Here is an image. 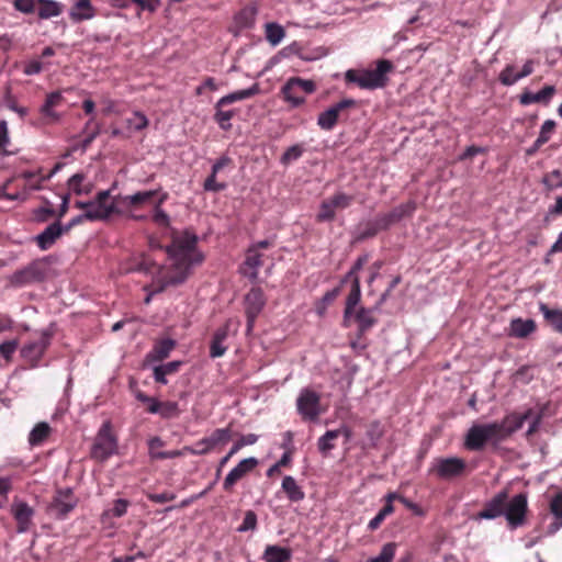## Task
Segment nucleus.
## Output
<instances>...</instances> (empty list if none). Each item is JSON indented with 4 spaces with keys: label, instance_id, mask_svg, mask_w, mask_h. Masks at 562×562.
<instances>
[{
    "label": "nucleus",
    "instance_id": "nucleus-29",
    "mask_svg": "<svg viewBox=\"0 0 562 562\" xmlns=\"http://www.w3.org/2000/svg\"><path fill=\"white\" fill-rule=\"evenodd\" d=\"M257 440H258V436L255 435V434H248V435L240 436V438L237 441L234 442V445L232 446V448L228 451V453L220 460V464H218V468H217V471H216V476H220L223 467L231 460V458L233 456L238 453V451L243 447L256 443Z\"/></svg>",
    "mask_w": 562,
    "mask_h": 562
},
{
    "label": "nucleus",
    "instance_id": "nucleus-1",
    "mask_svg": "<svg viewBox=\"0 0 562 562\" xmlns=\"http://www.w3.org/2000/svg\"><path fill=\"white\" fill-rule=\"evenodd\" d=\"M195 233L184 231L172 237L171 244L166 248L169 267L164 277L165 285H177L184 282L194 266L201 265L204 255L198 249Z\"/></svg>",
    "mask_w": 562,
    "mask_h": 562
},
{
    "label": "nucleus",
    "instance_id": "nucleus-52",
    "mask_svg": "<svg viewBox=\"0 0 562 562\" xmlns=\"http://www.w3.org/2000/svg\"><path fill=\"white\" fill-rule=\"evenodd\" d=\"M387 229L386 227H382L381 220L378 216L374 221L369 222L364 229L359 234L358 240H364L371 237H374L379 232Z\"/></svg>",
    "mask_w": 562,
    "mask_h": 562
},
{
    "label": "nucleus",
    "instance_id": "nucleus-47",
    "mask_svg": "<svg viewBox=\"0 0 562 562\" xmlns=\"http://www.w3.org/2000/svg\"><path fill=\"white\" fill-rule=\"evenodd\" d=\"M397 544L387 542L382 547L379 555L370 558L367 562H392L396 553Z\"/></svg>",
    "mask_w": 562,
    "mask_h": 562
},
{
    "label": "nucleus",
    "instance_id": "nucleus-43",
    "mask_svg": "<svg viewBox=\"0 0 562 562\" xmlns=\"http://www.w3.org/2000/svg\"><path fill=\"white\" fill-rule=\"evenodd\" d=\"M60 120V115L54 111V108H50L47 103L40 108V117L32 122L33 125H49L55 124Z\"/></svg>",
    "mask_w": 562,
    "mask_h": 562
},
{
    "label": "nucleus",
    "instance_id": "nucleus-46",
    "mask_svg": "<svg viewBox=\"0 0 562 562\" xmlns=\"http://www.w3.org/2000/svg\"><path fill=\"white\" fill-rule=\"evenodd\" d=\"M212 450L220 446L227 443L232 438L231 427L215 429L209 437H206Z\"/></svg>",
    "mask_w": 562,
    "mask_h": 562
},
{
    "label": "nucleus",
    "instance_id": "nucleus-49",
    "mask_svg": "<svg viewBox=\"0 0 562 562\" xmlns=\"http://www.w3.org/2000/svg\"><path fill=\"white\" fill-rule=\"evenodd\" d=\"M15 181L13 179L8 180L0 190V198L15 201L24 199L25 193L13 189Z\"/></svg>",
    "mask_w": 562,
    "mask_h": 562
},
{
    "label": "nucleus",
    "instance_id": "nucleus-23",
    "mask_svg": "<svg viewBox=\"0 0 562 562\" xmlns=\"http://www.w3.org/2000/svg\"><path fill=\"white\" fill-rule=\"evenodd\" d=\"M531 411L526 412L525 414H510L507 415L501 423H497L499 427L498 439L503 441L512 434L520 429L525 423V420L529 417Z\"/></svg>",
    "mask_w": 562,
    "mask_h": 562
},
{
    "label": "nucleus",
    "instance_id": "nucleus-50",
    "mask_svg": "<svg viewBox=\"0 0 562 562\" xmlns=\"http://www.w3.org/2000/svg\"><path fill=\"white\" fill-rule=\"evenodd\" d=\"M335 216H336V211L333 207L329 200L325 199L324 201H322L319 211L316 215V221L318 223L331 222L335 220Z\"/></svg>",
    "mask_w": 562,
    "mask_h": 562
},
{
    "label": "nucleus",
    "instance_id": "nucleus-6",
    "mask_svg": "<svg viewBox=\"0 0 562 562\" xmlns=\"http://www.w3.org/2000/svg\"><path fill=\"white\" fill-rule=\"evenodd\" d=\"M315 90L316 83L313 80L292 77L282 87L281 92L283 99L291 103L292 106L296 108L305 102L304 94H311L315 92Z\"/></svg>",
    "mask_w": 562,
    "mask_h": 562
},
{
    "label": "nucleus",
    "instance_id": "nucleus-21",
    "mask_svg": "<svg viewBox=\"0 0 562 562\" xmlns=\"http://www.w3.org/2000/svg\"><path fill=\"white\" fill-rule=\"evenodd\" d=\"M416 209V202L414 200H409L406 203L394 207L389 213L379 215L382 227L389 228L391 225L400 222L401 220L413 216Z\"/></svg>",
    "mask_w": 562,
    "mask_h": 562
},
{
    "label": "nucleus",
    "instance_id": "nucleus-16",
    "mask_svg": "<svg viewBox=\"0 0 562 562\" xmlns=\"http://www.w3.org/2000/svg\"><path fill=\"white\" fill-rule=\"evenodd\" d=\"M11 514L16 522V532L25 533L31 531L35 525L33 518L35 510L25 502H16L11 505Z\"/></svg>",
    "mask_w": 562,
    "mask_h": 562
},
{
    "label": "nucleus",
    "instance_id": "nucleus-18",
    "mask_svg": "<svg viewBox=\"0 0 562 562\" xmlns=\"http://www.w3.org/2000/svg\"><path fill=\"white\" fill-rule=\"evenodd\" d=\"M258 465V460L255 457L243 459L238 464L233 468L226 475L223 482V488L226 492H232L235 484L244 479L247 474L252 472Z\"/></svg>",
    "mask_w": 562,
    "mask_h": 562
},
{
    "label": "nucleus",
    "instance_id": "nucleus-13",
    "mask_svg": "<svg viewBox=\"0 0 562 562\" xmlns=\"http://www.w3.org/2000/svg\"><path fill=\"white\" fill-rule=\"evenodd\" d=\"M528 512V498L526 493L515 495L510 501L506 502L504 516L508 526L513 529L520 527L526 521Z\"/></svg>",
    "mask_w": 562,
    "mask_h": 562
},
{
    "label": "nucleus",
    "instance_id": "nucleus-32",
    "mask_svg": "<svg viewBox=\"0 0 562 562\" xmlns=\"http://www.w3.org/2000/svg\"><path fill=\"white\" fill-rule=\"evenodd\" d=\"M147 411L150 414H159L162 418H173L180 414L178 403L171 401H153V404L148 406Z\"/></svg>",
    "mask_w": 562,
    "mask_h": 562
},
{
    "label": "nucleus",
    "instance_id": "nucleus-28",
    "mask_svg": "<svg viewBox=\"0 0 562 562\" xmlns=\"http://www.w3.org/2000/svg\"><path fill=\"white\" fill-rule=\"evenodd\" d=\"M351 318H353L358 324L359 336L366 334L376 324V318L373 315V311L362 306L353 312Z\"/></svg>",
    "mask_w": 562,
    "mask_h": 562
},
{
    "label": "nucleus",
    "instance_id": "nucleus-62",
    "mask_svg": "<svg viewBox=\"0 0 562 562\" xmlns=\"http://www.w3.org/2000/svg\"><path fill=\"white\" fill-rule=\"evenodd\" d=\"M400 494L396 492H390L384 496L385 504L380 509V513L386 518L389 515L393 514L395 508L393 505L394 501H398Z\"/></svg>",
    "mask_w": 562,
    "mask_h": 562
},
{
    "label": "nucleus",
    "instance_id": "nucleus-44",
    "mask_svg": "<svg viewBox=\"0 0 562 562\" xmlns=\"http://www.w3.org/2000/svg\"><path fill=\"white\" fill-rule=\"evenodd\" d=\"M83 221H105V212L100 213L97 211L83 212L82 214L71 218L64 227L65 233H68L72 227L81 224Z\"/></svg>",
    "mask_w": 562,
    "mask_h": 562
},
{
    "label": "nucleus",
    "instance_id": "nucleus-33",
    "mask_svg": "<svg viewBox=\"0 0 562 562\" xmlns=\"http://www.w3.org/2000/svg\"><path fill=\"white\" fill-rule=\"evenodd\" d=\"M68 189L76 195L89 194L93 190V183L87 181L82 172H77L68 179Z\"/></svg>",
    "mask_w": 562,
    "mask_h": 562
},
{
    "label": "nucleus",
    "instance_id": "nucleus-14",
    "mask_svg": "<svg viewBox=\"0 0 562 562\" xmlns=\"http://www.w3.org/2000/svg\"><path fill=\"white\" fill-rule=\"evenodd\" d=\"M356 105L357 102L353 99H344L337 102L318 115V126L324 131H331L336 126L339 117L344 114V112L348 109L356 108Z\"/></svg>",
    "mask_w": 562,
    "mask_h": 562
},
{
    "label": "nucleus",
    "instance_id": "nucleus-27",
    "mask_svg": "<svg viewBox=\"0 0 562 562\" xmlns=\"http://www.w3.org/2000/svg\"><path fill=\"white\" fill-rule=\"evenodd\" d=\"M259 92H260L259 85L254 83L251 87H249L247 89L238 90V91H235L227 95L222 97L216 102V108H223L231 103L252 98V97L257 95Z\"/></svg>",
    "mask_w": 562,
    "mask_h": 562
},
{
    "label": "nucleus",
    "instance_id": "nucleus-8",
    "mask_svg": "<svg viewBox=\"0 0 562 562\" xmlns=\"http://www.w3.org/2000/svg\"><path fill=\"white\" fill-rule=\"evenodd\" d=\"M465 471V460L458 457H449L435 459L428 472L440 480H452L464 475Z\"/></svg>",
    "mask_w": 562,
    "mask_h": 562
},
{
    "label": "nucleus",
    "instance_id": "nucleus-30",
    "mask_svg": "<svg viewBox=\"0 0 562 562\" xmlns=\"http://www.w3.org/2000/svg\"><path fill=\"white\" fill-rule=\"evenodd\" d=\"M281 488L291 503H300L305 498V492L296 480L291 475H285L282 480Z\"/></svg>",
    "mask_w": 562,
    "mask_h": 562
},
{
    "label": "nucleus",
    "instance_id": "nucleus-48",
    "mask_svg": "<svg viewBox=\"0 0 562 562\" xmlns=\"http://www.w3.org/2000/svg\"><path fill=\"white\" fill-rule=\"evenodd\" d=\"M15 181L13 179L8 180L0 190V198L15 201L24 199L25 193L13 189Z\"/></svg>",
    "mask_w": 562,
    "mask_h": 562
},
{
    "label": "nucleus",
    "instance_id": "nucleus-26",
    "mask_svg": "<svg viewBox=\"0 0 562 562\" xmlns=\"http://www.w3.org/2000/svg\"><path fill=\"white\" fill-rule=\"evenodd\" d=\"M257 15V9L251 5H247L240 9L234 15V23L232 26V31L237 34L245 29H251L255 24Z\"/></svg>",
    "mask_w": 562,
    "mask_h": 562
},
{
    "label": "nucleus",
    "instance_id": "nucleus-24",
    "mask_svg": "<svg viewBox=\"0 0 562 562\" xmlns=\"http://www.w3.org/2000/svg\"><path fill=\"white\" fill-rule=\"evenodd\" d=\"M63 234H65L64 227L60 221H56L35 237L36 245L41 250H47Z\"/></svg>",
    "mask_w": 562,
    "mask_h": 562
},
{
    "label": "nucleus",
    "instance_id": "nucleus-15",
    "mask_svg": "<svg viewBox=\"0 0 562 562\" xmlns=\"http://www.w3.org/2000/svg\"><path fill=\"white\" fill-rule=\"evenodd\" d=\"M266 305L265 293L260 288H252L245 296L247 331H251L258 315Z\"/></svg>",
    "mask_w": 562,
    "mask_h": 562
},
{
    "label": "nucleus",
    "instance_id": "nucleus-35",
    "mask_svg": "<svg viewBox=\"0 0 562 562\" xmlns=\"http://www.w3.org/2000/svg\"><path fill=\"white\" fill-rule=\"evenodd\" d=\"M37 14L42 20L58 16L63 13L64 5L54 0H37Z\"/></svg>",
    "mask_w": 562,
    "mask_h": 562
},
{
    "label": "nucleus",
    "instance_id": "nucleus-61",
    "mask_svg": "<svg viewBox=\"0 0 562 562\" xmlns=\"http://www.w3.org/2000/svg\"><path fill=\"white\" fill-rule=\"evenodd\" d=\"M257 527V515L254 510H247L245 513L244 520L241 525L238 527L239 532H245L248 530H255Z\"/></svg>",
    "mask_w": 562,
    "mask_h": 562
},
{
    "label": "nucleus",
    "instance_id": "nucleus-45",
    "mask_svg": "<svg viewBox=\"0 0 562 562\" xmlns=\"http://www.w3.org/2000/svg\"><path fill=\"white\" fill-rule=\"evenodd\" d=\"M265 33L267 41L272 46H277L285 36L284 29L274 22H270L265 25Z\"/></svg>",
    "mask_w": 562,
    "mask_h": 562
},
{
    "label": "nucleus",
    "instance_id": "nucleus-3",
    "mask_svg": "<svg viewBox=\"0 0 562 562\" xmlns=\"http://www.w3.org/2000/svg\"><path fill=\"white\" fill-rule=\"evenodd\" d=\"M159 190L137 191L133 194L119 196L121 207L120 213L114 215H122L134 221H146L147 215L140 213L146 205L153 206V200L157 196Z\"/></svg>",
    "mask_w": 562,
    "mask_h": 562
},
{
    "label": "nucleus",
    "instance_id": "nucleus-39",
    "mask_svg": "<svg viewBox=\"0 0 562 562\" xmlns=\"http://www.w3.org/2000/svg\"><path fill=\"white\" fill-rule=\"evenodd\" d=\"M550 512L554 516V521L550 524L549 531L554 533L562 527V491L551 499Z\"/></svg>",
    "mask_w": 562,
    "mask_h": 562
},
{
    "label": "nucleus",
    "instance_id": "nucleus-41",
    "mask_svg": "<svg viewBox=\"0 0 562 562\" xmlns=\"http://www.w3.org/2000/svg\"><path fill=\"white\" fill-rule=\"evenodd\" d=\"M50 426L47 423H38L31 430L29 436V442L31 446H40L42 445L50 435Z\"/></svg>",
    "mask_w": 562,
    "mask_h": 562
},
{
    "label": "nucleus",
    "instance_id": "nucleus-10",
    "mask_svg": "<svg viewBox=\"0 0 562 562\" xmlns=\"http://www.w3.org/2000/svg\"><path fill=\"white\" fill-rule=\"evenodd\" d=\"M75 207L83 210L85 212H105V220L110 218L112 215H114V213L121 212L119 210L115 199L111 196L109 190H102L98 192L95 198L91 201H76Z\"/></svg>",
    "mask_w": 562,
    "mask_h": 562
},
{
    "label": "nucleus",
    "instance_id": "nucleus-56",
    "mask_svg": "<svg viewBox=\"0 0 562 562\" xmlns=\"http://www.w3.org/2000/svg\"><path fill=\"white\" fill-rule=\"evenodd\" d=\"M183 450L192 456H203L212 451V448L210 446L207 438L205 437L196 441L193 447H183Z\"/></svg>",
    "mask_w": 562,
    "mask_h": 562
},
{
    "label": "nucleus",
    "instance_id": "nucleus-37",
    "mask_svg": "<svg viewBox=\"0 0 562 562\" xmlns=\"http://www.w3.org/2000/svg\"><path fill=\"white\" fill-rule=\"evenodd\" d=\"M539 310L548 325H550L554 331L562 334V310L550 308L544 303H540Z\"/></svg>",
    "mask_w": 562,
    "mask_h": 562
},
{
    "label": "nucleus",
    "instance_id": "nucleus-2",
    "mask_svg": "<svg viewBox=\"0 0 562 562\" xmlns=\"http://www.w3.org/2000/svg\"><path fill=\"white\" fill-rule=\"evenodd\" d=\"M393 70L392 61L380 59L376 68L372 70H355L349 69L345 74L347 83H356L361 89L374 90L384 88L387 85V74Z\"/></svg>",
    "mask_w": 562,
    "mask_h": 562
},
{
    "label": "nucleus",
    "instance_id": "nucleus-42",
    "mask_svg": "<svg viewBox=\"0 0 562 562\" xmlns=\"http://www.w3.org/2000/svg\"><path fill=\"white\" fill-rule=\"evenodd\" d=\"M339 437V431L327 430L322 437L318 438L317 448L319 452L327 457L328 453L336 448V439Z\"/></svg>",
    "mask_w": 562,
    "mask_h": 562
},
{
    "label": "nucleus",
    "instance_id": "nucleus-55",
    "mask_svg": "<svg viewBox=\"0 0 562 562\" xmlns=\"http://www.w3.org/2000/svg\"><path fill=\"white\" fill-rule=\"evenodd\" d=\"M304 153L302 145H293L289 147L280 158L281 164L289 165L292 161L297 160Z\"/></svg>",
    "mask_w": 562,
    "mask_h": 562
},
{
    "label": "nucleus",
    "instance_id": "nucleus-40",
    "mask_svg": "<svg viewBox=\"0 0 562 562\" xmlns=\"http://www.w3.org/2000/svg\"><path fill=\"white\" fill-rule=\"evenodd\" d=\"M12 142L9 134L7 121H0V156H11L18 153V149H12Z\"/></svg>",
    "mask_w": 562,
    "mask_h": 562
},
{
    "label": "nucleus",
    "instance_id": "nucleus-38",
    "mask_svg": "<svg viewBox=\"0 0 562 562\" xmlns=\"http://www.w3.org/2000/svg\"><path fill=\"white\" fill-rule=\"evenodd\" d=\"M175 346L176 342L172 339L159 340L154 345L153 349L147 355V358L153 361H162L169 356Z\"/></svg>",
    "mask_w": 562,
    "mask_h": 562
},
{
    "label": "nucleus",
    "instance_id": "nucleus-59",
    "mask_svg": "<svg viewBox=\"0 0 562 562\" xmlns=\"http://www.w3.org/2000/svg\"><path fill=\"white\" fill-rule=\"evenodd\" d=\"M557 123L553 120H547L543 122L539 136L537 137L538 143L546 144L551 138L552 133L554 132Z\"/></svg>",
    "mask_w": 562,
    "mask_h": 562
},
{
    "label": "nucleus",
    "instance_id": "nucleus-5",
    "mask_svg": "<svg viewBox=\"0 0 562 562\" xmlns=\"http://www.w3.org/2000/svg\"><path fill=\"white\" fill-rule=\"evenodd\" d=\"M117 450V439L112 431L111 422H105L100 427L94 442L91 447L92 459L103 462L113 456Z\"/></svg>",
    "mask_w": 562,
    "mask_h": 562
},
{
    "label": "nucleus",
    "instance_id": "nucleus-19",
    "mask_svg": "<svg viewBox=\"0 0 562 562\" xmlns=\"http://www.w3.org/2000/svg\"><path fill=\"white\" fill-rule=\"evenodd\" d=\"M50 344V336L47 333H43L37 340L26 344L21 349V356L30 362L32 367L37 366L45 350Z\"/></svg>",
    "mask_w": 562,
    "mask_h": 562
},
{
    "label": "nucleus",
    "instance_id": "nucleus-63",
    "mask_svg": "<svg viewBox=\"0 0 562 562\" xmlns=\"http://www.w3.org/2000/svg\"><path fill=\"white\" fill-rule=\"evenodd\" d=\"M18 346L19 345L16 340H8L0 344V356H2L7 362L11 361L13 353L18 349Z\"/></svg>",
    "mask_w": 562,
    "mask_h": 562
},
{
    "label": "nucleus",
    "instance_id": "nucleus-22",
    "mask_svg": "<svg viewBox=\"0 0 562 562\" xmlns=\"http://www.w3.org/2000/svg\"><path fill=\"white\" fill-rule=\"evenodd\" d=\"M350 282L351 289L346 299V305L344 310V327L350 326L351 316L353 315V312L357 311L356 307L358 306L361 300V286L359 277H355Z\"/></svg>",
    "mask_w": 562,
    "mask_h": 562
},
{
    "label": "nucleus",
    "instance_id": "nucleus-17",
    "mask_svg": "<svg viewBox=\"0 0 562 562\" xmlns=\"http://www.w3.org/2000/svg\"><path fill=\"white\" fill-rule=\"evenodd\" d=\"M232 319H227L222 326L215 329L210 341V357L212 359L223 357L228 347Z\"/></svg>",
    "mask_w": 562,
    "mask_h": 562
},
{
    "label": "nucleus",
    "instance_id": "nucleus-12",
    "mask_svg": "<svg viewBox=\"0 0 562 562\" xmlns=\"http://www.w3.org/2000/svg\"><path fill=\"white\" fill-rule=\"evenodd\" d=\"M46 277V267L41 261H33L26 267L15 271L9 279L14 288H22L32 283L41 282Z\"/></svg>",
    "mask_w": 562,
    "mask_h": 562
},
{
    "label": "nucleus",
    "instance_id": "nucleus-51",
    "mask_svg": "<svg viewBox=\"0 0 562 562\" xmlns=\"http://www.w3.org/2000/svg\"><path fill=\"white\" fill-rule=\"evenodd\" d=\"M328 200L331 203L335 211H337L349 207L352 204L355 198L353 195L344 192H337L333 196L328 198Z\"/></svg>",
    "mask_w": 562,
    "mask_h": 562
},
{
    "label": "nucleus",
    "instance_id": "nucleus-9",
    "mask_svg": "<svg viewBox=\"0 0 562 562\" xmlns=\"http://www.w3.org/2000/svg\"><path fill=\"white\" fill-rule=\"evenodd\" d=\"M271 246L272 243L268 239H265L252 244L246 250L241 271L251 281L257 280L258 269L265 265L266 256L263 255L262 250L268 249Z\"/></svg>",
    "mask_w": 562,
    "mask_h": 562
},
{
    "label": "nucleus",
    "instance_id": "nucleus-34",
    "mask_svg": "<svg viewBox=\"0 0 562 562\" xmlns=\"http://www.w3.org/2000/svg\"><path fill=\"white\" fill-rule=\"evenodd\" d=\"M536 330L532 319L515 318L510 322L509 335L517 338H526Z\"/></svg>",
    "mask_w": 562,
    "mask_h": 562
},
{
    "label": "nucleus",
    "instance_id": "nucleus-64",
    "mask_svg": "<svg viewBox=\"0 0 562 562\" xmlns=\"http://www.w3.org/2000/svg\"><path fill=\"white\" fill-rule=\"evenodd\" d=\"M216 175L217 173L211 172V175L205 179L203 184L205 191L220 192L226 188L225 183H220L216 181Z\"/></svg>",
    "mask_w": 562,
    "mask_h": 562
},
{
    "label": "nucleus",
    "instance_id": "nucleus-31",
    "mask_svg": "<svg viewBox=\"0 0 562 562\" xmlns=\"http://www.w3.org/2000/svg\"><path fill=\"white\" fill-rule=\"evenodd\" d=\"M94 16V8L91 0H78L69 11V18L74 22L90 20Z\"/></svg>",
    "mask_w": 562,
    "mask_h": 562
},
{
    "label": "nucleus",
    "instance_id": "nucleus-54",
    "mask_svg": "<svg viewBox=\"0 0 562 562\" xmlns=\"http://www.w3.org/2000/svg\"><path fill=\"white\" fill-rule=\"evenodd\" d=\"M498 80L503 86L506 87L515 85L519 80L517 72L515 71V66L510 64L506 65L505 68L501 71Z\"/></svg>",
    "mask_w": 562,
    "mask_h": 562
},
{
    "label": "nucleus",
    "instance_id": "nucleus-53",
    "mask_svg": "<svg viewBox=\"0 0 562 562\" xmlns=\"http://www.w3.org/2000/svg\"><path fill=\"white\" fill-rule=\"evenodd\" d=\"M214 120L220 125V127L224 131H228L232 127L231 120L234 116V111H223L222 108L215 106Z\"/></svg>",
    "mask_w": 562,
    "mask_h": 562
},
{
    "label": "nucleus",
    "instance_id": "nucleus-20",
    "mask_svg": "<svg viewBox=\"0 0 562 562\" xmlns=\"http://www.w3.org/2000/svg\"><path fill=\"white\" fill-rule=\"evenodd\" d=\"M508 501L507 490L497 493L492 499L486 502L482 510L477 514L481 519H495L504 515L506 502Z\"/></svg>",
    "mask_w": 562,
    "mask_h": 562
},
{
    "label": "nucleus",
    "instance_id": "nucleus-25",
    "mask_svg": "<svg viewBox=\"0 0 562 562\" xmlns=\"http://www.w3.org/2000/svg\"><path fill=\"white\" fill-rule=\"evenodd\" d=\"M557 89L552 85L544 86L537 93H532L529 90H525L519 95V102L521 105H529L532 103H541L548 105L555 94Z\"/></svg>",
    "mask_w": 562,
    "mask_h": 562
},
{
    "label": "nucleus",
    "instance_id": "nucleus-36",
    "mask_svg": "<svg viewBox=\"0 0 562 562\" xmlns=\"http://www.w3.org/2000/svg\"><path fill=\"white\" fill-rule=\"evenodd\" d=\"M292 558V551L289 548L270 544L267 546L263 552V560L266 562H288Z\"/></svg>",
    "mask_w": 562,
    "mask_h": 562
},
{
    "label": "nucleus",
    "instance_id": "nucleus-58",
    "mask_svg": "<svg viewBox=\"0 0 562 562\" xmlns=\"http://www.w3.org/2000/svg\"><path fill=\"white\" fill-rule=\"evenodd\" d=\"M151 221L159 227L168 228L170 226V217L162 207H153Z\"/></svg>",
    "mask_w": 562,
    "mask_h": 562
},
{
    "label": "nucleus",
    "instance_id": "nucleus-11",
    "mask_svg": "<svg viewBox=\"0 0 562 562\" xmlns=\"http://www.w3.org/2000/svg\"><path fill=\"white\" fill-rule=\"evenodd\" d=\"M296 409L303 420L318 419L322 414L321 395L311 389H303L296 398Z\"/></svg>",
    "mask_w": 562,
    "mask_h": 562
},
{
    "label": "nucleus",
    "instance_id": "nucleus-60",
    "mask_svg": "<svg viewBox=\"0 0 562 562\" xmlns=\"http://www.w3.org/2000/svg\"><path fill=\"white\" fill-rule=\"evenodd\" d=\"M561 177L562 171L560 169H554L543 176L542 183L550 191L558 189V187H553V184H558L562 180Z\"/></svg>",
    "mask_w": 562,
    "mask_h": 562
},
{
    "label": "nucleus",
    "instance_id": "nucleus-7",
    "mask_svg": "<svg viewBox=\"0 0 562 562\" xmlns=\"http://www.w3.org/2000/svg\"><path fill=\"white\" fill-rule=\"evenodd\" d=\"M77 504L78 498L71 488H58L47 505L46 512L54 518L63 520L76 508Z\"/></svg>",
    "mask_w": 562,
    "mask_h": 562
},
{
    "label": "nucleus",
    "instance_id": "nucleus-4",
    "mask_svg": "<svg viewBox=\"0 0 562 562\" xmlns=\"http://www.w3.org/2000/svg\"><path fill=\"white\" fill-rule=\"evenodd\" d=\"M498 431L497 422L474 424L469 428L464 437V447L470 451H481L486 443L497 445L501 442Z\"/></svg>",
    "mask_w": 562,
    "mask_h": 562
},
{
    "label": "nucleus",
    "instance_id": "nucleus-57",
    "mask_svg": "<svg viewBox=\"0 0 562 562\" xmlns=\"http://www.w3.org/2000/svg\"><path fill=\"white\" fill-rule=\"evenodd\" d=\"M126 124L132 130L142 131L147 127L148 120L143 113L134 112L131 117L126 119Z\"/></svg>",
    "mask_w": 562,
    "mask_h": 562
}]
</instances>
